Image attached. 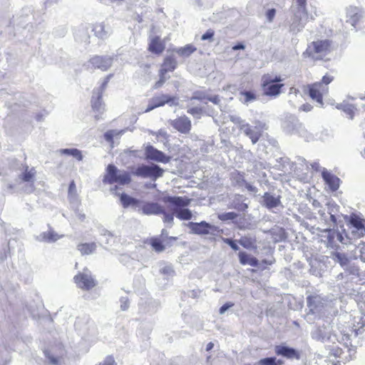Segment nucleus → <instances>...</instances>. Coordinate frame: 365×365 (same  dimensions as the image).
Returning <instances> with one entry per match:
<instances>
[{"instance_id":"nucleus-1","label":"nucleus","mask_w":365,"mask_h":365,"mask_svg":"<svg viewBox=\"0 0 365 365\" xmlns=\"http://www.w3.org/2000/svg\"><path fill=\"white\" fill-rule=\"evenodd\" d=\"M325 327H318L314 332V338L322 342H332L335 341L348 346V343L351 340V336H356L359 333L365 330V320L362 317H354L345 324L340 327L339 334H327L324 331Z\"/></svg>"},{"instance_id":"nucleus-2","label":"nucleus","mask_w":365,"mask_h":365,"mask_svg":"<svg viewBox=\"0 0 365 365\" xmlns=\"http://www.w3.org/2000/svg\"><path fill=\"white\" fill-rule=\"evenodd\" d=\"M163 202L168 204V207L173 211L172 213H166L164 210L163 214L164 215L165 222H172L174 214L180 220H190L192 219V212L186 208L191 202L190 198L185 196H168L163 198Z\"/></svg>"},{"instance_id":"nucleus-3","label":"nucleus","mask_w":365,"mask_h":365,"mask_svg":"<svg viewBox=\"0 0 365 365\" xmlns=\"http://www.w3.org/2000/svg\"><path fill=\"white\" fill-rule=\"evenodd\" d=\"M333 42L331 40L317 39L307 45L306 50L303 52L304 58H309L314 61H328L326 56L333 51Z\"/></svg>"},{"instance_id":"nucleus-4","label":"nucleus","mask_w":365,"mask_h":365,"mask_svg":"<svg viewBox=\"0 0 365 365\" xmlns=\"http://www.w3.org/2000/svg\"><path fill=\"white\" fill-rule=\"evenodd\" d=\"M280 76L270 73L264 74L261 78V88L263 95L269 97H277L282 91L284 84Z\"/></svg>"},{"instance_id":"nucleus-5","label":"nucleus","mask_w":365,"mask_h":365,"mask_svg":"<svg viewBox=\"0 0 365 365\" xmlns=\"http://www.w3.org/2000/svg\"><path fill=\"white\" fill-rule=\"evenodd\" d=\"M103 181L108 184L118 183L120 185H128L131 182L130 174L126 171H120L113 164H109L106 168V174Z\"/></svg>"},{"instance_id":"nucleus-6","label":"nucleus","mask_w":365,"mask_h":365,"mask_svg":"<svg viewBox=\"0 0 365 365\" xmlns=\"http://www.w3.org/2000/svg\"><path fill=\"white\" fill-rule=\"evenodd\" d=\"M164 173L165 170L155 164H142L138 166L134 170L131 171V173L135 176L143 178H149L152 181H155L159 178H161Z\"/></svg>"},{"instance_id":"nucleus-7","label":"nucleus","mask_w":365,"mask_h":365,"mask_svg":"<svg viewBox=\"0 0 365 365\" xmlns=\"http://www.w3.org/2000/svg\"><path fill=\"white\" fill-rule=\"evenodd\" d=\"M73 282L78 288L85 291H89L97 285L96 279L87 267L73 277Z\"/></svg>"},{"instance_id":"nucleus-8","label":"nucleus","mask_w":365,"mask_h":365,"mask_svg":"<svg viewBox=\"0 0 365 365\" xmlns=\"http://www.w3.org/2000/svg\"><path fill=\"white\" fill-rule=\"evenodd\" d=\"M177 67V62L175 59L171 56L165 58L162 63L161 68L159 71L160 78L155 83L154 88H158L161 87L166 81L165 75L168 72L173 71Z\"/></svg>"},{"instance_id":"nucleus-9","label":"nucleus","mask_w":365,"mask_h":365,"mask_svg":"<svg viewBox=\"0 0 365 365\" xmlns=\"http://www.w3.org/2000/svg\"><path fill=\"white\" fill-rule=\"evenodd\" d=\"M113 58L106 56H94L88 60V66L91 69L108 70L113 63Z\"/></svg>"},{"instance_id":"nucleus-10","label":"nucleus","mask_w":365,"mask_h":365,"mask_svg":"<svg viewBox=\"0 0 365 365\" xmlns=\"http://www.w3.org/2000/svg\"><path fill=\"white\" fill-rule=\"evenodd\" d=\"M188 227L190 228L191 232L196 235L215 234V232H219L217 227L212 225L205 221L200 222H190L188 223Z\"/></svg>"},{"instance_id":"nucleus-11","label":"nucleus","mask_w":365,"mask_h":365,"mask_svg":"<svg viewBox=\"0 0 365 365\" xmlns=\"http://www.w3.org/2000/svg\"><path fill=\"white\" fill-rule=\"evenodd\" d=\"M307 93L312 101L322 106L324 105L323 96L328 93V91L317 82H314L307 86Z\"/></svg>"},{"instance_id":"nucleus-12","label":"nucleus","mask_w":365,"mask_h":365,"mask_svg":"<svg viewBox=\"0 0 365 365\" xmlns=\"http://www.w3.org/2000/svg\"><path fill=\"white\" fill-rule=\"evenodd\" d=\"M178 240L177 237H166L162 240L159 237H153L148 240V243L156 252H162L166 247H171L173 242Z\"/></svg>"},{"instance_id":"nucleus-13","label":"nucleus","mask_w":365,"mask_h":365,"mask_svg":"<svg viewBox=\"0 0 365 365\" xmlns=\"http://www.w3.org/2000/svg\"><path fill=\"white\" fill-rule=\"evenodd\" d=\"M113 74H109L104 78L103 83H101V86L98 89L96 96L92 97L91 106H92V108L93 110L99 112L103 108V100H102L103 93L104 92L106 88L107 87L108 82L110 81V80L113 77Z\"/></svg>"},{"instance_id":"nucleus-14","label":"nucleus","mask_w":365,"mask_h":365,"mask_svg":"<svg viewBox=\"0 0 365 365\" xmlns=\"http://www.w3.org/2000/svg\"><path fill=\"white\" fill-rule=\"evenodd\" d=\"M145 155L147 160L158 163H168L170 157L166 155L163 152L156 149L153 145H148L145 149Z\"/></svg>"},{"instance_id":"nucleus-15","label":"nucleus","mask_w":365,"mask_h":365,"mask_svg":"<svg viewBox=\"0 0 365 365\" xmlns=\"http://www.w3.org/2000/svg\"><path fill=\"white\" fill-rule=\"evenodd\" d=\"M264 125L258 122V125L252 128L249 124L242 125L240 129L243 130L244 133L248 136L253 144L256 143L262 135V130Z\"/></svg>"},{"instance_id":"nucleus-16","label":"nucleus","mask_w":365,"mask_h":365,"mask_svg":"<svg viewBox=\"0 0 365 365\" xmlns=\"http://www.w3.org/2000/svg\"><path fill=\"white\" fill-rule=\"evenodd\" d=\"M170 124L175 130L184 134L190 133L192 128L191 121L186 115L175 118Z\"/></svg>"},{"instance_id":"nucleus-17","label":"nucleus","mask_w":365,"mask_h":365,"mask_svg":"<svg viewBox=\"0 0 365 365\" xmlns=\"http://www.w3.org/2000/svg\"><path fill=\"white\" fill-rule=\"evenodd\" d=\"M165 49V41L159 36H154L150 38L148 51L153 54L160 55Z\"/></svg>"},{"instance_id":"nucleus-18","label":"nucleus","mask_w":365,"mask_h":365,"mask_svg":"<svg viewBox=\"0 0 365 365\" xmlns=\"http://www.w3.org/2000/svg\"><path fill=\"white\" fill-rule=\"evenodd\" d=\"M274 351L277 355L284 356L287 359H299L300 358V354L299 353V351H297L293 348L288 347L286 346H276Z\"/></svg>"},{"instance_id":"nucleus-19","label":"nucleus","mask_w":365,"mask_h":365,"mask_svg":"<svg viewBox=\"0 0 365 365\" xmlns=\"http://www.w3.org/2000/svg\"><path fill=\"white\" fill-rule=\"evenodd\" d=\"M307 307L312 314H315L323 307V299L318 295H311L307 298Z\"/></svg>"},{"instance_id":"nucleus-20","label":"nucleus","mask_w":365,"mask_h":365,"mask_svg":"<svg viewBox=\"0 0 365 365\" xmlns=\"http://www.w3.org/2000/svg\"><path fill=\"white\" fill-rule=\"evenodd\" d=\"M172 100V98L168 95H160L153 98L148 103V108L145 109V112H149L155 108L163 106L165 103H169Z\"/></svg>"},{"instance_id":"nucleus-21","label":"nucleus","mask_w":365,"mask_h":365,"mask_svg":"<svg viewBox=\"0 0 365 365\" xmlns=\"http://www.w3.org/2000/svg\"><path fill=\"white\" fill-rule=\"evenodd\" d=\"M322 175L326 184L329 185L331 191H336L338 190L340 182L339 178L327 170H324L322 173Z\"/></svg>"},{"instance_id":"nucleus-22","label":"nucleus","mask_w":365,"mask_h":365,"mask_svg":"<svg viewBox=\"0 0 365 365\" xmlns=\"http://www.w3.org/2000/svg\"><path fill=\"white\" fill-rule=\"evenodd\" d=\"M142 212L145 215H160L164 213V209L155 202H147L142 206Z\"/></svg>"},{"instance_id":"nucleus-23","label":"nucleus","mask_w":365,"mask_h":365,"mask_svg":"<svg viewBox=\"0 0 365 365\" xmlns=\"http://www.w3.org/2000/svg\"><path fill=\"white\" fill-rule=\"evenodd\" d=\"M238 258L240 264L242 265L249 264L252 267H257L258 265V259L245 252H240L238 253Z\"/></svg>"},{"instance_id":"nucleus-24","label":"nucleus","mask_w":365,"mask_h":365,"mask_svg":"<svg viewBox=\"0 0 365 365\" xmlns=\"http://www.w3.org/2000/svg\"><path fill=\"white\" fill-rule=\"evenodd\" d=\"M257 99V95L256 91H241L240 92L239 100L243 104H248L251 102H254Z\"/></svg>"},{"instance_id":"nucleus-25","label":"nucleus","mask_w":365,"mask_h":365,"mask_svg":"<svg viewBox=\"0 0 365 365\" xmlns=\"http://www.w3.org/2000/svg\"><path fill=\"white\" fill-rule=\"evenodd\" d=\"M36 175V170L34 168H29L26 167L24 171L19 175V178L22 182L34 183L35 177Z\"/></svg>"},{"instance_id":"nucleus-26","label":"nucleus","mask_w":365,"mask_h":365,"mask_svg":"<svg viewBox=\"0 0 365 365\" xmlns=\"http://www.w3.org/2000/svg\"><path fill=\"white\" fill-rule=\"evenodd\" d=\"M336 108L344 112L350 119H354L356 108L354 105L348 103H341L336 105Z\"/></svg>"},{"instance_id":"nucleus-27","label":"nucleus","mask_w":365,"mask_h":365,"mask_svg":"<svg viewBox=\"0 0 365 365\" xmlns=\"http://www.w3.org/2000/svg\"><path fill=\"white\" fill-rule=\"evenodd\" d=\"M77 248L82 255H88L95 252L96 244L95 242L81 243Z\"/></svg>"},{"instance_id":"nucleus-28","label":"nucleus","mask_w":365,"mask_h":365,"mask_svg":"<svg viewBox=\"0 0 365 365\" xmlns=\"http://www.w3.org/2000/svg\"><path fill=\"white\" fill-rule=\"evenodd\" d=\"M263 199L266 207L268 208L276 207L280 203V200L279 197H275L268 192H266L264 195Z\"/></svg>"},{"instance_id":"nucleus-29","label":"nucleus","mask_w":365,"mask_h":365,"mask_svg":"<svg viewBox=\"0 0 365 365\" xmlns=\"http://www.w3.org/2000/svg\"><path fill=\"white\" fill-rule=\"evenodd\" d=\"M238 242L244 247L248 250H255L257 248L255 238L243 236Z\"/></svg>"},{"instance_id":"nucleus-30","label":"nucleus","mask_w":365,"mask_h":365,"mask_svg":"<svg viewBox=\"0 0 365 365\" xmlns=\"http://www.w3.org/2000/svg\"><path fill=\"white\" fill-rule=\"evenodd\" d=\"M197 50L196 47H195L192 44H187L183 47H180L176 50L177 53L182 57H188L192 53H194Z\"/></svg>"},{"instance_id":"nucleus-31","label":"nucleus","mask_w":365,"mask_h":365,"mask_svg":"<svg viewBox=\"0 0 365 365\" xmlns=\"http://www.w3.org/2000/svg\"><path fill=\"white\" fill-rule=\"evenodd\" d=\"M60 153L63 155H69L73 156L74 158H76L78 160H81L83 159V155L81 154V152L76 149V148H72V149H61L60 150Z\"/></svg>"},{"instance_id":"nucleus-32","label":"nucleus","mask_w":365,"mask_h":365,"mask_svg":"<svg viewBox=\"0 0 365 365\" xmlns=\"http://www.w3.org/2000/svg\"><path fill=\"white\" fill-rule=\"evenodd\" d=\"M120 202L124 207H127L130 205H137L138 202L136 199L125 193L120 195Z\"/></svg>"},{"instance_id":"nucleus-33","label":"nucleus","mask_w":365,"mask_h":365,"mask_svg":"<svg viewBox=\"0 0 365 365\" xmlns=\"http://www.w3.org/2000/svg\"><path fill=\"white\" fill-rule=\"evenodd\" d=\"M93 31L97 37L101 38H103L106 36L105 26L102 23L95 24L93 26Z\"/></svg>"},{"instance_id":"nucleus-34","label":"nucleus","mask_w":365,"mask_h":365,"mask_svg":"<svg viewBox=\"0 0 365 365\" xmlns=\"http://www.w3.org/2000/svg\"><path fill=\"white\" fill-rule=\"evenodd\" d=\"M259 365H282L283 361L277 359L275 357H267L262 359L258 362Z\"/></svg>"},{"instance_id":"nucleus-35","label":"nucleus","mask_w":365,"mask_h":365,"mask_svg":"<svg viewBox=\"0 0 365 365\" xmlns=\"http://www.w3.org/2000/svg\"><path fill=\"white\" fill-rule=\"evenodd\" d=\"M334 76L327 73L322 78L320 81L317 82L329 92V84L331 83L334 81Z\"/></svg>"},{"instance_id":"nucleus-36","label":"nucleus","mask_w":365,"mask_h":365,"mask_svg":"<svg viewBox=\"0 0 365 365\" xmlns=\"http://www.w3.org/2000/svg\"><path fill=\"white\" fill-rule=\"evenodd\" d=\"M60 353L59 356L58 357H54L53 356L46 354V357L49 359L50 362L53 364H58L60 362V360L63 357L65 354V350L62 347H59Z\"/></svg>"},{"instance_id":"nucleus-37","label":"nucleus","mask_w":365,"mask_h":365,"mask_svg":"<svg viewBox=\"0 0 365 365\" xmlns=\"http://www.w3.org/2000/svg\"><path fill=\"white\" fill-rule=\"evenodd\" d=\"M237 214L234 212H224L219 214L217 218L221 221L234 220L237 218Z\"/></svg>"},{"instance_id":"nucleus-38","label":"nucleus","mask_w":365,"mask_h":365,"mask_svg":"<svg viewBox=\"0 0 365 365\" xmlns=\"http://www.w3.org/2000/svg\"><path fill=\"white\" fill-rule=\"evenodd\" d=\"M43 240L46 242H51L56 241L59 237L53 231L43 232L42 235Z\"/></svg>"},{"instance_id":"nucleus-39","label":"nucleus","mask_w":365,"mask_h":365,"mask_svg":"<svg viewBox=\"0 0 365 365\" xmlns=\"http://www.w3.org/2000/svg\"><path fill=\"white\" fill-rule=\"evenodd\" d=\"M350 223L357 230H361L364 227V220L357 216L352 217L350 220Z\"/></svg>"},{"instance_id":"nucleus-40","label":"nucleus","mask_w":365,"mask_h":365,"mask_svg":"<svg viewBox=\"0 0 365 365\" xmlns=\"http://www.w3.org/2000/svg\"><path fill=\"white\" fill-rule=\"evenodd\" d=\"M329 354L336 358H341L344 354L343 349L339 346H329Z\"/></svg>"},{"instance_id":"nucleus-41","label":"nucleus","mask_w":365,"mask_h":365,"mask_svg":"<svg viewBox=\"0 0 365 365\" xmlns=\"http://www.w3.org/2000/svg\"><path fill=\"white\" fill-rule=\"evenodd\" d=\"M207 96H208L205 91H197L193 93L190 99L203 101L205 100H207Z\"/></svg>"},{"instance_id":"nucleus-42","label":"nucleus","mask_w":365,"mask_h":365,"mask_svg":"<svg viewBox=\"0 0 365 365\" xmlns=\"http://www.w3.org/2000/svg\"><path fill=\"white\" fill-rule=\"evenodd\" d=\"M334 257L341 266H344L349 262V259L344 254L336 252L334 254Z\"/></svg>"},{"instance_id":"nucleus-43","label":"nucleus","mask_w":365,"mask_h":365,"mask_svg":"<svg viewBox=\"0 0 365 365\" xmlns=\"http://www.w3.org/2000/svg\"><path fill=\"white\" fill-rule=\"evenodd\" d=\"M215 35V31L212 29H208L202 36H201V39L202 41H212Z\"/></svg>"},{"instance_id":"nucleus-44","label":"nucleus","mask_w":365,"mask_h":365,"mask_svg":"<svg viewBox=\"0 0 365 365\" xmlns=\"http://www.w3.org/2000/svg\"><path fill=\"white\" fill-rule=\"evenodd\" d=\"M275 14L276 10L274 9H268L265 14L267 21L272 22L274 19Z\"/></svg>"},{"instance_id":"nucleus-45","label":"nucleus","mask_w":365,"mask_h":365,"mask_svg":"<svg viewBox=\"0 0 365 365\" xmlns=\"http://www.w3.org/2000/svg\"><path fill=\"white\" fill-rule=\"evenodd\" d=\"M222 240L224 242L229 245L232 250H239V247L237 245L236 242L234 240H232V239L222 237Z\"/></svg>"},{"instance_id":"nucleus-46","label":"nucleus","mask_w":365,"mask_h":365,"mask_svg":"<svg viewBox=\"0 0 365 365\" xmlns=\"http://www.w3.org/2000/svg\"><path fill=\"white\" fill-rule=\"evenodd\" d=\"M235 179L237 184L243 185L245 182V180L244 179V175L240 173L237 172L235 174Z\"/></svg>"},{"instance_id":"nucleus-47","label":"nucleus","mask_w":365,"mask_h":365,"mask_svg":"<svg viewBox=\"0 0 365 365\" xmlns=\"http://www.w3.org/2000/svg\"><path fill=\"white\" fill-rule=\"evenodd\" d=\"M202 108H198V107H193V108H191L187 110V113L192 115H195L196 114H200L202 113Z\"/></svg>"},{"instance_id":"nucleus-48","label":"nucleus","mask_w":365,"mask_h":365,"mask_svg":"<svg viewBox=\"0 0 365 365\" xmlns=\"http://www.w3.org/2000/svg\"><path fill=\"white\" fill-rule=\"evenodd\" d=\"M207 101L212 102L214 104H219L220 102V99L217 95L212 96H207Z\"/></svg>"},{"instance_id":"nucleus-49","label":"nucleus","mask_w":365,"mask_h":365,"mask_svg":"<svg viewBox=\"0 0 365 365\" xmlns=\"http://www.w3.org/2000/svg\"><path fill=\"white\" fill-rule=\"evenodd\" d=\"M312 108H313V106L311 104L306 103H304L303 105H302V106L299 108V110L309 112V111L312 110Z\"/></svg>"},{"instance_id":"nucleus-50","label":"nucleus","mask_w":365,"mask_h":365,"mask_svg":"<svg viewBox=\"0 0 365 365\" xmlns=\"http://www.w3.org/2000/svg\"><path fill=\"white\" fill-rule=\"evenodd\" d=\"M233 305L234 304L232 303H225L220 308V313L223 314L226 310L232 307Z\"/></svg>"},{"instance_id":"nucleus-51","label":"nucleus","mask_w":365,"mask_h":365,"mask_svg":"<svg viewBox=\"0 0 365 365\" xmlns=\"http://www.w3.org/2000/svg\"><path fill=\"white\" fill-rule=\"evenodd\" d=\"M68 192L70 194H75L76 192V187L74 181H71L68 187Z\"/></svg>"},{"instance_id":"nucleus-52","label":"nucleus","mask_w":365,"mask_h":365,"mask_svg":"<svg viewBox=\"0 0 365 365\" xmlns=\"http://www.w3.org/2000/svg\"><path fill=\"white\" fill-rule=\"evenodd\" d=\"M297 5L301 7L304 11H307V0H296Z\"/></svg>"},{"instance_id":"nucleus-53","label":"nucleus","mask_w":365,"mask_h":365,"mask_svg":"<svg viewBox=\"0 0 365 365\" xmlns=\"http://www.w3.org/2000/svg\"><path fill=\"white\" fill-rule=\"evenodd\" d=\"M360 247V257L362 260L365 261V243H362L359 245Z\"/></svg>"},{"instance_id":"nucleus-54","label":"nucleus","mask_w":365,"mask_h":365,"mask_svg":"<svg viewBox=\"0 0 365 365\" xmlns=\"http://www.w3.org/2000/svg\"><path fill=\"white\" fill-rule=\"evenodd\" d=\"M245 48V46L242 43H237V45L234 46L232 47V50L237 51V50H242Z\"/></svg>"},{"instance_id":"nucleus-55","label":"nucleus","mask_w":365,"mask_h":365,"mask_svg":"<svg viewBox=\"0 0 365 365\" xmlns=\"http://www.w3.org/2000/svg\"><path fill=\"white\" fill-rule=\"evenodd\" d=\"M105 138L107 140L111 141L113 140V133L112 131H108L106 133Z\"/></svg>"},{"instance_id":"nucleus-56","label":"nucleus","mask_w":365,"mask_h":365,"mask_svg":"<svg viewBox=\"0 0 365 365\" xmlns=\"http://www.w3.org/2000/svg\"><path fill=\"white\" fill-rule=\"evenodd\" d=\"M244 184L245 185V187L248 190H250V191L255 190V187L252 185L247 183L246 181H245V182H244Z\"/></svg>"},{"instance_id":"nucleus-57","label":"nucleus","mask_w":365,"mask_h":365,"mask_svg":"<svg viewBox=\"0 0 365 365\" xmlns=\"http://www.w3.org/2000/svg\"><path fill=\"white\" fill-rule=\"evenodd\" d=\"M214 347V344L212 342H209L206 346V351H209Z\"/></svg>"},{"instance_id":"nucleus-58","label":"nucleus","mask_w":365,"mask_h":365,"mask_svg":"<svg viewBox=\"0 0 365 365\" xmlns=\"http://www.w3.org/2000/svg\"><path fill=\"white\" fill-rule=\"evenodd\" d=\"M290 92H294L295 94H297V93H299V90L297 89V88H290Z\"/></svg>"}]
</instances>
